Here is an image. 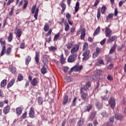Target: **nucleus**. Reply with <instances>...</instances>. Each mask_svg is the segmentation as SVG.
<instances>
[{"instance_id":"3c124183","label":"nucleus","mask_w":126,"mask_h":126,"mask_svg":"<svg viewBox=\"0 0 126 126\" xmlns=\"http://www.w3.org/2000/svg\"><path fill=\"white\" fill-rule=\"evenodd\" d=\"M5 1H7V0H4ZM14 1V0H8L7 2L6 5H10L11 3H12Z\"/></svg>"},{"instance_id":"2eb2a0df","label":"nucleus","mask_w":126,"mask_h":126,"mask_svg":"<svg viewBox=\"0 0 126 126\" xmlns=\"http://www.w3.org/2000/svg\"><path fill=\"white\" fill-rule=\"evenodd\" d=\"M95 105L97 110H101L102 108H103V104L100 101H96Z\"/></svg>"},{"instance_id":"2f4dec72","label":"nucleus","mask_w":126,"mask_h":126,"mask_svg":"<svg viewBox=\"0 0 126 126\" xmlns=\"http://www.w3.org/2000/svg\"><path fill=\"white\" fill-rule=\"evenodd\" d=\"M14 82H15V81L14 79H12L8 84L7 86V88H10L13 84H14Z\"/></svg>"},{"instance_id":"864d4df0","label":"nucleus","mask_w":126,"mask_h":126,"mask_svg":"<svg viewBox=\"0 0 126 126\" xmlns=\"http://www.w3.org/2000/svg\"><path fill=\"white\" fill-rule=\"evenodd\" d=\"M35 10H36V5H33L32 8V14L35 13Z\"/></svg>"},{"instance_id":"72a5a7b5","label":"nucleus","mask_w":126,"mask_h":126,"mask_svg":"<svg viewBox=\"0 0 126 126\" xmlns=\"http://www.w3.org/2000/svg\"><path fill=\"white\" fill-rule=\"evenodd\" d=\"M101 32V30L100 29V27H98L94 31V36H96V35H98L99 33Z\"/></svg>"},{"instance_id":"f8f14e48","label":"nucleus","mask_w":126,"mask_h":126,"mask_svg":"<svg viewBox=\"0 0 126 126\" xmlns=\"http://www.w3.org/2000/svg\"><path fill=\"white\" fill-rule=\"evenodd\" d=\"M42 74H46L48 72V66L43 65L40 70Z\"/></svg>"},{"instance_id":"774afa93","label":"nucleus","mask_w":126,"mask_h":126,"mask_svg":"<svg viewBox=\"0 0 126 126\" xmlns=\"http://www.w3.org/2000/svg\"><path fill=\"white\" fill-rule=\"evenodd\" d=\"M71 17V15H70L69 13H67L66 14V19H67V20H68V19H69V18H70Z\"/></svg>"},{"instance_id":"0eeeda50","label":"nucleus","mask_w":126,"mask_h":126,"mask_svg":"<svg viewBox=\"0 0 126 126\" xmlns=\"http://www.w3.org/2000/svg\"><path fill=\"white\" fill-rule=\"evenodd\" d=\"M5 44H6L5 42V40L3 41V42H1V46L2 47V50L0 53V57H2V56L4 55V52L5 51V48H6Z\"/></svg>"},{"instance_id":"cd10ccee","label":"nucleus","mask_w":126,"mask_h":126,"mask_svg":"<svg viewBox=\"0 0 126 126\" xmlns=\"http://www.w3.org/2000/svg\"><path fill=\"white\" fill-rule=\"evenodd\" d=\"M96 17L98 20H99L100 19V17H101V7H100L97 8Z\"/></svg>"},{"instance_id":"6ab92c4d","label":"nucleus","mask_w":126,"mask_h":126,"mask_svg":"<svg viewBox=\"0 0 126 126\" xmlns=\"http://www.w3.org/2000/svg\"><path fill=\"white\" fill-rule=\"evenodd\" d=\"M4 54L7 56H9L11 54V48L10 47H8L6 49V47L5 48Z\"/></svg>"},{"instance_id":"dca6fc26","label":"nucleus","mask_w":126,"mask_h":126,"mask_svg":"<svg viewBox=\"0 0 126 126\" xmlns=\"http://www.w3.org/2000/svg\"><path fill=\"white\" fill-rule=\"evenodd\" d=\"M16 35L18 38V40H19V41H20V39L19 38H20V37H21V35H22V31L21 30V29H18L17 30Z\"/></svg>"},{"instance_id":"bb28decb","label":"nucleus","mask_w":126,"mask_h":126,"mask_svg":"<svg viewBox=\"0 0 126 126\" xmlns=\"http://www.w3.org/2000/svg\"><path fill=\"white\" fill-rule=\"evenodd\" d=\"M31 84L32 86H37L38 84V82L37 81V79L36 78H34L32 81H31Z\"/></svg>"},{"instance_id":"69168bd1","label":"nucleus","mask_w":126,"mask_h":126,"mask_svg":"<svg viewBox=\"0 0 126 126\" xmlns=\"http://www.w3.org/2000/svg\"><path fill=\"white\" fill-rule=\"evenodd\" d=\"M100 2V0H95L94 3V6H97L98 5V3Z\"/></svg>"},{"instance_id":"4c0bfd02","label":"nucleus","mask_w":126,"mask_h":126,"mask_svg":"<svg viewBox=\"0 0 126 126\" xmlns=\"http://www.w3.org/2000/svg\"><path fill=\"white\" fill-rule=\"evenodd\" d=\"M49 28H50V27L49 26L48 23H46L44 27V31L45 32H48L49 31Z\"/></svg>"},{"instance_id":"4d7b16f0","label":"nucleus","mask_w":126,"mask_h":126,"mask_svg":"<svg viewBox=\"0 0 126 126\" xmlns=\"http://www.w3.org/2000/svg\"><path fill=\"white\" fill-rule=\"evenodd\" d=\"M14 10V6H13L11 8V11L9 12V15L11 16L13 13V11Z\"/></svg>"},{"instance_id":"e2e57ef3","label":"nucleus","mask_w":126,"mask_h":126,"mask_svg":"<svg viewBox=\"0 0 126 126\" xmlns=\"http://www.w3.org/2000/svg\"><path fill=\"white\" fill-rule=\"evenodd\" d=\"M101 115L102 117H103V118H105V117H107V112L106 111L102 112L101 113Z\"/></svg>"},{"instance_id":"5701e85b","label":"nucleus","mask_w":126,"mask_h":126,"mask_svg":"<svg viewBox=\"0 0 126 126\" xmlns=\"http://www.w3.org/2000/svg\"><path fill=\"white\" fill-rule=\"evenodd\" d=\"M60 61L61 63H62V64H63V63H65V58H64L63 57V54L62 53L60 56Z\"/></svg>"},{"instance_id":"a211bd4d","label":"nucleus","mask_w":126,"mask_h":126,"mask_svg":"<svg viewBox=\"0 0 126 126\" xmlns=\"http://www.w3.org/2000/svg\"><path fill=\"white\" fill-rule=\"evenodd\" d=\"M61 7H62V9L61 11L62 14H63L64 11L65 10V8H66V5L63 3V1H62V3L61 4Z\"/></svg>"},{"instance_id":"f03ea898","label":"nucleus","mask_w":126,"mask_h":126,"mask_svg":"<svg viewBox=\"0 0 126 126\" xmlns=\"http://www.w3.org/2000/svg\"><path fill=\"white\" fill-rule=\"evenodd\" d=\"M108 104L110 106V108L114 110L116 106V99L114 97H110L108 101Z\"/></svg>"},{"instance_id":"bf43d9fd","label":"nucleus","mask_w":126,"mask_h":126,"mask_svg":"<svg viewBox=\"0 0 126 126\" xmlns=\"http://www.w3.org/2000/svg\"><path fill=\"white\" fill-rule=\"evenodd\" d=\"M98 56H99V54L98 53H96V52H94L93 54V59H96V58H97V57H98Z\"/></svg>"},{"instance_id":"aec40b11","label":"nucleus","mask_w":126,"mask_h":126,"mask_svg":"<svg viewBox=\"0 0 126 126\" xmlns=\"http://www.w3.org/2000/svg\"><path fill=\"white\" fill-rule=\"evenodd\" d=\"M85 33H86L85 29H83L81 30V33L80 36L81 40H83L84 38H85Z\"/></svg>"},{"instance_id":"473e14b6","label":"nucleus","mask_w":126,"mask_h":126,"mask_svg":"<svg viewBox=\"0 0 126 126\" xmlns=\"http://www.w3.org/2000/svg\"><path fill=\"white\" fill-rule=\"evenodd\" d=\"M30 62H31V56H28L26 58L25 64H26V65H28Z\"/></svg>"},{"instance_id":"a19ab883","label":"nucleus","mask_w":126,"mask_h":126,"mask_svg":"<svg viewBox=\"0 0 126 126\" xmlns=\"http://www.w3.org/2000/svg\"><path fill=\"white\" fill-rule=\"evenodd\" d=\"M87 49H88V43L85 42L83 44L82 50L83 51H86Z\"/></svg>"},{"instance_id":"c03bdc74","label":"nucleus","mask_w":126,"mask_h":126,"mask_svg":"<svg viewBox=\"0 0 126 126\" xmlns=\"http://www.w3.org/2000/svg\"><path fill=\"white\" fill-rule=\"evenodd\" d=\"M79 9V2H77L75 7V12H77Z\"/></svg>"},{"instance_id":"4468645a","label":"nucleus","mask_w":126,"mask_h":126,"mask_svg":"<svg viewBox=\"0 0 126 126\" xmlns=\"http://www.w3.org/2000/svg\"><path fill=\"white\" fill-rule=\"evenodd\" d=\"M105 36L106 37H110L112 36V31L109 28H106L105 29Z\"/></svg>"},{"instance_id":"c756f323","label":"nucleus","mask_w":126,"mask_h":126,"mask_svg":"<svg viewBox=\"0 0 126 126\" xmlns=\"http://www.w3.org/2000/svg\"><path fill=\"white\" fill-rule=\"evenodd\" d=\"M12 39H13V34L12 33H9V35L7 37L8 42H10L12 41Z\"/></svg>"},{"instance_id":"8fccbe9b","label":"nucleus","mask_w":126,"mask_h":126,"mask_svg":"<svg viewBox=\"0 0 126 126\" xmlns=\"http://www.w3.org/2000/svg\"><path fill=\"white\" fill-rule=\"evenodd\" d=\"M18 81H22V80H23V76L21 75V74H19L18 76Z\"/></svg>"},{"instance_id":"412c9836","label":"nucleus","mask_w":126,"mask_h":126,"mask_svg":"<svg viewBox=\"0 0 126 126\" xmlns=\"http://www.w3.org/2000/svg\"><path fill=\"white\" fill-rule=\"evenodd\" d=\"M16 113L18 117H19V116H20V115H21V113H22V108L17 107L16 109Z\"/></svg>"},{"instance_id":"f704fd0d","label":"nucleus","mask_w":126,"mask_h":126,"mask_svg":"<svg viewBox=\"0 0 126 126\" xmlns=\"http://www.w3.org/2000/svg\"><path fill=\"white\" fill-rule=\"evenodd\" d=\"M115 117L116 120H118V121H121V120H122L123 118H124V117H123V115H122L121 114H116Z\"/></svg>"},{"instance_id":"79ce46f5","label":"nucleus","mask_w":126,"mask_h":126,"mask_svg":"<svg viewBox=\"0 0 126 126\" xmlns=\"http://www.w3.org/2000/svg\"><path fill=\"white\" fill-rule=\"evenodd\" d=\"M64 24L65 25V31L67 32V31L69 30V25H68L67 22H65Z\"/></svg>"},{"instance_id":"7ed1b4c3","label":"nucleus","mask_w":126,"mask_h":126,"mask_svg":"<svg viewBox=\"0 0 126 126\" xmlns=\"http://www.w3.org/2000/svg\"><path fill=\"white\" fill-rule=\"evenodd\" d=\"M76 59H77V53L72 54L68 58V63H73L76 60Z\"/></svg>"},{"instance_id":"e433bc0d","label":"nucleus","mask_w":126,"mask_h":126,"mask_svg":"<svg viewBox=\"0 0 126 126\" xmlns=\"http://www.w3.org/2000/svg\"><path fill=\"white\" fill-rule=\"evenodd\" d=\"M38 13H39V8H37L35 10V12L34 13V17L35 20H37L38 18Z\"/></svg>"},{"instance_id":"052dcab7","label":"nucleus","mask_w":126,"mask_h":126,"mask_svg":"<svg viewBox=\"0 0 126 126\" xmlns=\"http://www.w3.org/2000/svg\"><path fill=\"white\" fill-rule=\"evenodd\" d=\"M4 96V94H3V92L2 91V90H0V98H3Z\"/></svg>"},{"instance_id":"a878e982","label":"nucleus","mask_w":126,"mask_h":126,"mask_svg":"<svg viewBox=\"0 0 126 126\" xmlns=\"http://www.w3.org/2000/svg\"><path fill=\"white\" fill-rule=\"evenodd\" d=\"M43 100V97L38 96L37 97V102L38 105H43V102H44Z\"/></svg>"},{"instance_id":"5fc2aeb1","label":"nucleus","mask_w":126,"mask_h":126,"mask_svg":"<svg viewBox=\"0 0 126 126\" xmlns=\"http://www.w3.org/2000/svg\"><path fill=\"white\" fill-rule=\"evenodd\" d=\"M11 71L12 73L13 74H16V68L13 67L11 70Z\"/></svg>"},{"instance_id":"ea45409f","label":"nucleus","mask_w":126,"mask_h":126,"mask_svg":"<svg viewBox=\"0 0 126 126\" xmlns=\"http://www.w3.org/2000/svg\"><path fill=\"white\" fill-rule=\"evenodd\" d=\"M106 9H107V7L105 5H102L101 7V13L102 14H105L106 13Z\"/></svg>"},{"instance_id":"c85d7f7f","label":"nucleus","mask_w":126,"mask_h":126,"mask_svg":"<svg viewBox=\"0 0 126 126\" xmlns=\"http://www.w3.org/2000/svg\"><path fill=\"white\" fill-rule=\"evenodd\" d=\"M60 35H61V33L60 32H58L55 35L53 39L54 42H56L58 41V40H59V38H60Z\"/></svg>"},{"instance_id":"f257e3e1","label":"nucleus","mask_w":126,"mask_h":126,"mask_svg":"<svg viewBox=\"0 0 126 126\" xmlns=\"http://www.w3.org/2000/svg\"><path fill=\"white\" fill-rule=\"evenodd\" d=\"M91 86V83L90 82H86L83 87H81L80 89V93L81 94V97L83 101H86L88 98V89L89 87Z\"/></svg>"},{"instance_id":"f3484780","label":"nucleus","mask_w":126,"mask_h":126,"mask_svg":"<svg viewBox=\"0 0 126 126\" xmlns=\"http://www.w3.org/2000/svg\"><path fill=\"white\" fill-rule=\"evenodd\" d=\"M84 119L81 118L77 123V126H83L84 125Z\"/></svg>"},{"instance_id":"393cba45","label":"nucleus","mask_w":126,"mask_h":126,"mask_svg":"<svg viewBox=\"0 0 126 126\" xmlns=\"http://www.w3.org/2000/svg\"><path fill=\"white\" fill-rule=\"evenodd\" d=\"M116 48H117V45H116V44L113 45V46L110 48L109 54L110 55H111V54H113V53H114V52H115L116 50Z\"/></svg>"},{"instance_id":"ddd939ff","label":"nucleus","mask_w":126,"mask_h":126,"mask_svg":"<svg viewBox=\"0 0 126 126\" xmlns=\"http://www.w3.org/2000/svg\"><path fill=\"white\" fill-rule=\"evenodd\" d=\"M34 115H35V111H34V108L32 107L30 109L29 117L32 119H33V118L35 117Z\"/></svg>"},{"instance_id":"0e129e2a","label":"nucleus","mask_w":126,"mask_h":126,"mask_svg":"<svg viewBox=\"0 0 126 126\" xmlns=\"http://www.w3.org/2000/svg\"><path fill=\"white\" fill-rule=\"evenodd\" d=\"M98 64H102V65H105V63H104V61L103 60H99Z\"/></svg>"},{"instance_id":"37998d69","label":"nucleus","mask_w":126,"mask_h":126,"mask_svg":"<svg viewBox=\"0 0 126 126\" xmlns=\"http://www.w3.org/2000/svg\"><path fill=\"white\" fill-rule=\"evenodd\" d=\"M24 3L23 6V9H26V8L27 7V5H28V0H24Z\"/></svg>"},{"instance_id":"338daca9","label":"nucleus","mask_w":126,"mask_h":126,"mask_svg":"<svg viewBox=\"0 0 126 126\" xmlns=\"http://www.w3.org/2000/svg\"><path fill=\"white\" fill-rule=\"evenodd\" d=\"M106 38H104V39L101 40L100 42V45H104V44H105V43H106Z\"/></svg>"},{"instance_id":"6e6d98bb","label":"nucleus","mask_w":126,"mask_h":126,"mask_svg":"<svg viewBox=\"0 0 126 126\" xmlns=\"http://www.w3.org/2000/svg\"><path fill=\"white\" fill-rule=\"evenodd\" d=\"M20 49H22L23 50L25 49V43L23 42V43H21V44L20 45Z\"/></svg>"},{"instance_id":"39448f33","label":"nucleus","mask_w":126,"mask_h":126,"mask_svg":"<svg viewBox=\"0 0 126 126\" xmlns=\"http://www.w3.org/2000/svg\"><path fill=\"white\" fill-rule=\"evenodd\" d=\"M78 50H79V44H75L73 47L70 50L71 54H76L77 52H78Z\"/></svg>"},{"instance_id":"6e6552de","label":"nucleus","mask_w":126,"mask_h":126,"mask_svg":"<svg viewBox=\"0 0 126 126\" xmlns=\"http://www.w3.org/2000/svg\"><path fill=\"white\" fill-rule=\"evenodd\" d=\"M83 68V67L82 66V65H76L72 68H71V70H74V71L77 72V71H81Z\"/></svg>"},{"instance_id":"680f3d73","label":"nucleus","mask_w":126,"mask_h":126,"mask_svg":"<svg viewBox=\"0 0 126 126\" xmlns=\"http://www.w3.org/2000/svg\"><path fill=\"white\" fill-rule=\"evenodd\" d=\"M52 34V29H50L47 34L45 35L46 37H48V36H50Z\"/></svg>"},{"instance_id":"9d476101","label":"nucleus","mask_w":126,"mask_h":126,"mask_svg":"<svg viewBox=\"0 0 126 126\" xmlns=\"http://www.w3.org/2000/svg\"><path fill=\"white\" fill-rule=\"evenodd\" d=\"M35 56L34 57V60L35 61L37 65H40V62H39V57L40 56V52L35 51Z\"/></svg>"},{"instance_id":"7c9ffc66","label":"nucleus","mask_w":126,"mask_h":126,"mask_svg":"<svg viewBox=\"0 0 126 126\" xmlns=\"http://www.w3.org/2000/svg\"><path fill=\"white\" fill-rule=\"evenodd\" d=\"M67 101H68V96L65 95L63 97V104L65 105L67 103Z\"/></svg>"},{"instance_id":"c9c22d12","label":"nucleus","mask_w":126,"mask_h":126,"mask_svg":"<svg viewBox=\"0 0 126 126\" xmlns=\"http://www.w3.org/2000/svg\"><path fill=\"white\" fill-rule=\"evenodd\" d=\"M66 48L68 50H70L72 47H73V43L72 42H68L66 45Z\"/></svg>"},{"instance_id":"1a4fd4ad","label":"nucleus","mask_w":126,"mask_h":126,"mask_svg":"<svg viewBox=\"0 0 126 126\" xmlns=\"http://www.w3.org/2000/svg\"><path fill=\"white\" fill-rule=\"evenodd\" d=\"M96 114L97 112L96 111H92L91 113L90 116H89L88 120L90 122H92L94 120V118L96 117Z\"/></svg>"},{"instance_id":"49530a36","label":"nucleus","mask_w":126,"mask_h":126,"mask_svg":"<svg viewBox=\"0 0 126 126\" xmlns=\"http://www.w3.org/2000/svg\"><path fill=\"white\" fill-rule=\"evenodd\" d=\"M5 85H6V80L4 79L1 82L0 86L1 87H4Z\"/></svg>"},{"instance_id":"09e8293b","label":"nucleus","mask_w":126,"mask_h":126,"mask_svg":"<svg viewBox=\"0 0 126 126\" xmlns=\"http://www.w3.org/2000/svg\"><path fill=\"white\" fill-rule=\"evenodd\" d=\"M57 49V47L55 46H51L49 48V51H51L52 52H55Z\"/></svg>"},{"instance_id":"13d9d810","label":"nucleus","mask_w":126,"mask_h":126,"mask_svg":"<svg viewBox=\"0 0 126 126\" xmlns=\"http://www.w3.org/2000/svg\"><path fill=\"white\" fill-rule=\"evenodd\" d=\"M101 50L100 48H99V47H96L95 48V53L97 54H98V55L100 54V52H101Z\"/></svg>"},{"instance_id":"b1692460","label":"nucleus","mask_w":126,"mask_h":126,"mask_svg":"<svg viewBox=\"0 0 126 126\" xmlns=\"http://www.w3.org/2000/svg\"><path fill=\"white\" fill-rule=\"evenodd\" d=\"M43 63V65L48 66V64L49 63V62L48 61V58L46 56H43V59L42 61Z\"/></svg>"},{"instance_id":"58836bf2","label":"nucleus","mask_w":126,"mask_h":126,"mask_svg":"<svg viewBox=\"0 0 126 126\" xmlns=\"http://www.w3.org/2000/svg\"><path fill=\"white\" fill-rule=\"evenodd\" d=\"M105 60L108 63L109 62H112V56L110 55L105 56Z\"/></svg>"},{"instance_id":"a18cd8bd","label":"nucleus","mask_w":126,"mask_h":126,"mask_svg":"<svg viewBox=\"0 0 126 126\" xmlns=\"http://www.w3.org/2000/svg\"><path fill=\"white\" fill-rule=\"evenodd\" d=\"M113 16H114V14L109 13L108 16L106 17V20H110V19H112V18H113Z\"/></svg>"},{"instance_id":"20e7f679","label":"nucleus","mask_w":126,"mask_h":126,"mask_svg":"<svg viewBox=\"0 0 126 126\" xmlns=\"http://www.w3.org/2000/svg\"><path fill=\"white\" fill-rule=\"evenodd\" d=\"M90 54V51L87 50L86 51L84 52L83 53V61H86L89 59V55Z\"/></svg>"},{"instance_id":"603ef678","label":"nucleus","mask_w":126,"mask_h":126,"mask_svg":"<svg viewBox=\"0 0 126 126\" xmlns=\"http://www.w3.org/2000/svg\"><path fill=\"white\" fill-rule=\"evenodd\" d=\"M109 121L110 123H114V121H115V117L111 116L109 118Z\"/></svg>"},{"instance_id":"9b49d317","label":"nucleus","mask_w":126,"mask_h":126,"mask_svg":"<svg viewBox=\"0 0 126 126\" xmlns=\"http://www.w3.org/2000/svg\"><path fill=\"white\" fill-rule=\"evenodd\" d=\"M10 112V106L8 105H6L3 109L4 115H7Z\"/></svg>"},{"instance_id":"de8ad7c7","label":"nucleus","mask_w":126,"mask_h":126,"mask_svg":"<svg viewBox=\"0 0 126 126\" xmlns=\"http://www.w3.org/2000/svg\"><path fill=\"white\" fill-rule=\"evenodd\" d=\"M76 105V97H74L73 99L72 103L71 104L72 107H74Z\"/></svg>"},{"instance_id":"423d86ee","label":"nucleus","mask_w":126,"mask_h":126,"mask_svg":"<svg viewBox=\"0 0 126 126\" xmlns=\"http://www.w3.org/2000/svg\"><path fill=\"white\" fill-rule=\"evenodd\" d=\"M117 36L113 35L112 36H108V39L107 40V44H111V43H113V42H116L117 41Z\"/></svg>"},{"instance_id":"4be33fe9","label":"nucleus","mask_w":126,"mask_h":126,"mask_svg":"<svg viewBox=\"0 0 126 126\" xmlns=\"http://www.w3.org/2000/svg\"><path fill=\"white\" fill-rule=\"evenodd\" d=\"M93 105L91 104H89L88 106H86L85 107V112H90V110L92 109Z\"/></svg>"}]
</instances>
